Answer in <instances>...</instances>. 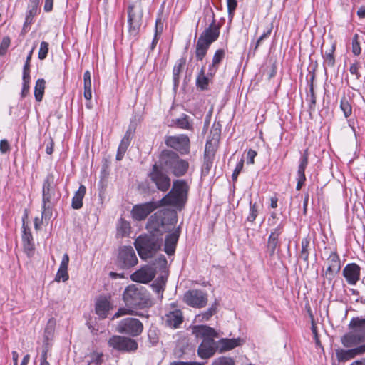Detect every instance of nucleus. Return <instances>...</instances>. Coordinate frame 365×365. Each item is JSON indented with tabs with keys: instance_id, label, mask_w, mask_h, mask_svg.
<instances>
[{
	"instance_id": "nucleus-1",
	"label": "nucleus",
	"mask_w": 365,
	"mask_h": 365,
	"mask_svg": "<svg viewBox=\"0 0 365 365\" xmlns=\"http://www.w3.org/2000/svg\"><path fill=\"white\" fill-rule=\"evenodd\" d=\"M174 213L168 209H163L148 220L147 229L150 234L139 236L135 241V247L139 256L146 259L151 258L161 247V235L166 232L168 225H173Z\"/></svg>"
},
{
	"instance_id": "nucleus-2",
	"label": "nucleus",
	"mask_w": 365,
	"mask_h": 365,
	"mask_svg": "<svg viewBox=\"0 0 365 365\" xmlns=\"http://www.w3.org/2000/svg\"><path fill=\"white\" fill-rule=\"evenodd\" d=\"M190 185L185 180L173 181L171 190L158 201H150L135 205L131 210V215L135 220H145L151 212L161 206H173L181 208L186 203Z\"/></svg>"
},
{
	"instance_id": "nucleus-3",
	"label": "nucleus",
	"mask_w": 365,
	"mask_h": 365,
	"mask_svg": "<svg viewBox=\"0 0 365 365\" xmlns=\"http://www.w3.org/2000/svg\"><path fill=\"white\" fill-rule=\"evenodd\" d=\"M192 332L197 338L203 339L197 350L199 356L205 359L212 356L217 349L214 340L217 335L215 330L205 325H196L192 328Z\"/></svg>"
},
{
	"instance_id": "nucleus-4",
	"label": "nucleus",
	"mask_w": 365,
	"mask_h": 365,
	"mask_svg": "<svg viewBox=\"0 0 365 365\" xmlns=\"http://www.w3.org/2000/svg\"><path fill=\"white\" fill-rule=\"evenodd\" d=\"M56 182L52 173L46 175L43 184L42 217L49 220L52 216V210L59 199L56 192Z\"/></svg>"
},
{
	"instance_id": "nucleus-5",
	"label": "nucleus",
	"mask_w": 365,
	"mask_h": 365,
	"mask_svg": "<svg viewBox=\"0 0 365 365\" xmlns=\"http://www.w3.org/2000/svg\"><path fill=\"white\" fill-rule=\"evenodd\" d=\"M349 331L341 338L342 345L351 348L365 341V318H352L349 324Z\"/></svg>"
},
{
	"instance_id": "nucleus-6",
	"label": "nucleus",
	"mask_w": 365,
	"mask_h": 365,
	"mask_svg": "<svg viewBox=\"0 0 365 365\" xmlns=\"http://www.w3.org/2000/svg\"><path fill=\"white\" fill-rule=\"evenodd\" d=\"M159 163L165 170L171 173L176 177L184 175L189 168L187 161L180 158L175 152L168 150L161 152Z\"/></svg>"
},
{
	"instance_id": "nucleus-7",
	"label": "nucleus",
	"mask_w": 365,
	"mask_h": 365,
	"mask_svg": "<svg viewBox=\"0 0 365 365\" xmlns=\"http://www.w3.org/2000/svg\"><path fill=\"white\" fill-rule=\"evenodd\" d=\"M124 302L130 307L143 308L151 305L146 289L140 285L128 286L123 295Z\"/></svg>"
},
{
	"instance_id": "nucleus-8",
	"label": "nucleus",
	"mask_w": 365,
	"mask_h": 365,
	"mask_svg": "<svg viewBox=\"0 0 365 365\" xmlns=\"http://www.w3.org/2000/svg\"><path fill=\"white\" fill-rule=\"evenodd\" d=\"M128 34L132 38H136L142 24L143 8L140 2H135L128 8Z\"/></svg>"
},
{
	"instance_id": "nucleus-9",
	"label": "nucleus",
	"mask_w": 365,
	"mask_h": 365,
	"mask_svg": "<svg viewBox=\"0 0 365 365\" xmlns=\"http://www.w3.org/2000/svg\"><path fill=\"white\" fill-rule=\"evenodd\" d=\"M165 171L164 168L158 162L153 165L148 174L150 182L161 192H167L171 184L170 178Z\"/></svg>"
},
{
	"instance_id": "nucleus-10",
	"label": "nucleus",
	"mask_w": 365,
	"mask_h": 365,
	"mask_svg": "<svg viewBox=\"0 0 365 365\" xmlns=\"http://www.w3.org/2000/svg\"><path fill=\"white\" fill-rule=\"evenodd\" d=\"M143 330L142 322L136 319L128 317L119 322L116 331L133 337L139 336Z\"/></svg>"
},
{
	"instance_id": "nucleus-11",
	"label": "nucleus",
	"mask_w": 365,
	"mask_h": 365,
	"mask_svg": "<svg viewBox=\"0 0 365 365\" xmlns=\"http://www.w3.org/2000/svg\"><path fill=\"white\" fill-rule=\"evenodd\" d=\"M108 346L113 349L123 352L135 351L138 349V343L129 337L115 335L108 341Z\"/></svg>"
},
{
	"instance_id": "nucleus-12",
	"label": "nucleus",
	"mask_w": 365,
	"mask_h": 365,
	"mask_svg": "<svg viewBox=\"0 0 365 365\" xmlns=\"http://www.w3.org/2000/svg\"><path fill=\"white\" fill-rule=\"evenodd\" d=\"M207 294L200 289H191L186 292L183 296V301L188 305L195 308H202L207 303Z\"/></svg>"
},
{
	"instance_id": "nucleus-13",
	"label": "nucleus",
	"mask_w": 365,
	"mask_h": 365,
	"mask_svg": "<svg viewBox=\"0 0 365 365\" xmlns=\"http://www.w3.org/2000/svg\"><path fill=\"white\" fill-rule=\"evenodd\" d=\"M165 144L181 154H187L190 150V140L185 135L168 136L165 138Z\"/></svg>"
},
{
	"instance_id": "nucleus-14",
	"label": "nucleus",
	"mask_w": 365,
	"mask_h": 365,
	"mask_svg": "<svg viewBox=\"0 0 365 365\" xmlns=\"http://www.w3.org/2000/svg\"><path fill=\"white\" fill-rule=\"evenodd\" d=\"M118 262L123 268H129L137 264L138 258L133 248L130 246L120 248Z\"/></svg>"
},
{
	"instance_id": "nucleus-15",
	"label": "nucleus",
	"mask_w": 365,
	"mask_h": 365,
	"mask_svg": "<svg viewBox=\"0 0 365 365\" xmlns=\"http://www.w3.org/2000/svg\"><path fill=\"white\" fill-rule=\"evenodd\" d=\"M336 357L339 362H346L357 356L365 354V343L349 349L338 348L335 350Z\"/></svg>"
},
{
	"instance_id": "nucleus-16",
	"label": "nucleus",
	"mask_w": 365,
	"mask_h": 365,
	"mask_svg": "<svg viewBox=\"0 0 365 365\" xmlns=\"http://www.w3.org/2000/svg\"><path fill=\"white\" fill-rule=\"evenodd\" d=\"M155 276V270L150 267H143L130 275L133 282L146 284L153 280Z\"/></svg>"
},
{
	"instance_id": "nucleus-17",
	"label": "nucleus",
	"mask_w": 365,
	"mask_h": 365,
	"mask_svg": "<svg viewBox=\"0 0 365 365\" xmlns=\"http://www.w3.org/2000/svg\"><path fill=\"white\" fill-rule=\"evenodd\" d=\"M328 267L325 272L326 277L331 280L334 276L339 272L341 269V262L339 255L335 252H332L327 259Z\"/></svg>"
},
{
	"instance_id": "nucleus-18",
	"label": "nucleus",
	"mask_w": 365,
	"mask_h": 365,
	"mask_svg": "<svg viewBox=\"0 0 365 365\" xmlns=\"http://www.w3.org/2000/svg\"><path fill=\"white\" fill-rule=\"evenodd\" d=\"M283 230L282 223H279L277 226L271 232L267 245V252L270 256H273L275 254L277 248L279 247L278 237L282 234Z\"/></svg>"
},
{
	"instance_id": "nucleus-19",
	"label": "nucleus",
	"mask_w": 365,
	"mask_h": 365,
	"mask_svg": "<svg viewBox=\"0 0 365 365\" xmlns=\"http://www.w3.org/2000/svg\"><path fill=\"white\" fill-rule=\"evenodd\" d=\"M360 267L355 264H348L343 269V276L345 277L348 284L354 285L360 278Z\"/></svg>"
},
{
	"instance_id": "nucleus-20",
	"label": "nucleus",
	"mask_w": 365,
	"mask_h": 365,
	"mask_svg": "<svg viewBox=\"0 0 365 365\" xmlns=\"http://www.w3.org/2000/svg\"><path fill=\"white\" fill-rule=\"evenodd\" d=\"M165 324L171 328H178L183 322V316L180 309H174L168 312L163 318Z\"/></svg>"
},
{
	"instance_id": "nucleus-21",
	"label": "nucleus",
	"mask_w": 365,
	"mask_h": 365,
	"mask_svg": "<svg viewBox=\"0 0 365 365\" xmlns=\"http://www.w3.org/2000/svg\"><path fill=\"white\" fill-rule=\"evenodd\" d=\"M112 309L113 305L106 297H101L97 299L96 302V313L99 318H106L109 311Z\"/></svg>"
},
{
	"instance_id": "nucleus-22",
	"label": "nucleus",
	"mask_w": 365,
	"mask_h": 365,
	"mask_svg": "<svg viewBox=\"0 0 365 365\" xmlns=\"http://www.w3.org/2000/svg\"><path fill=\"white\" fill-rule=\"evenodd\" d=\"M219 34V27L213 20L210 26L201 34L198 38H202L205 43H207L210 46L212 42L217 39Z\"/></svg>"
},
{
	"instance_id": "nucleus-23",
	"label": "nucleus",
	"mask_w": 365,
	"mask_h": 365,
	"mask_svg": "<svg viewBox=\"0 0 365 365\" xmlns=\"http://www.w3.org/2000/svg\"><path fill=\"white\" fill-rule=\"evenodd\" d=\"M308 150H304L302 156L300 158L299 165L298 166L297 170V184L296 189L299 190L302 188V185L304 183L306 180L305 177V169L308 165Z\"/></svg>"
},
{
	"instance_id": "nucleus-24",
	"label": "nucleus",
	"mask_w": 365,
	"mask_h": 365,
	"mask_svg": "<svg viewBox=\"0 0 365 365\" xmlns=\"http://www.w3.org/2000/svg\"><path fill=\"white\" fill-rule=\"evenodd\" d=\"M23 235H22V242L24 245V248L25 252L28 255H31L33 254V251L34 250V244L33 242V237L29 228L26 227L24 222L23 223Z\"/></svg>"
},
{
	"instance_id": "nucleus-25",
	"label": "nucleus",
	"mask_w": 365,
	"mask_h": 365,
	"mask_svg": "<svg viewBox=\"0 0 365 365\" xmlns=\"http://www.w3.org/2000/svg\"><path fill=\"white\" fill-rule=\"evenodd\" d=\"M178 238L179 232L178 231H175L167 235L165 240L164 251L168 255H172L174 254Z\"/></svg>"
},
{
	"instance_id": "nucleus-26",
	"label": "nucleus",
	"mask_w": 365,
	"mask_h": 365,
	"mask_svg": "<svg viewBox=\"0 0 365 365\" xmlns=\"http://www.w3.org/2000/svg\"><path fill=\"white\" fill-rule=\"evenodd\" d=\"M86 188L81 185L78 190L75 192L72 198L71 206L73 209L78 210L83 206V199L85 196Z\"/></svg>"
},
{
	"instance_id": "nucleus-27",
	"label": "nucleus",
	"mask_w": 365,
	"mask_h": 365,
	"mask_svg": "<svg viewBox=\"0 0 365 365\" xmlns=\"http://www.w3.org/2000/svg\"><path fill=\"white\" fill-rule=\"evenodd\" d=\"M225 52L223 49L216 51L212 58V65L209 66V73L210 75H214L216 73L220 63L225 57Z\"/></svg>"
},
{
	"instance_id": "nucleus-28",
	"label": "nucleus",
	"mask_w": 365,
	"mask_h": 365,
	"mask_svg": "<svg viewBox=\"0 0 365 365\" xmlns=\"http://www.w3.org/2000/svg\"><path fill=\"white\" fill-rule=\"evenodd\" d=\"M210 45L205 43L202 38H198L195 48V57L197 61H202L206 56Z\"/></svg>"
},
{
	"instance_id": "nucleus-29",
	"label": "nucleus",
	"mask_w": 365,
	"mask_h": 365,
	"mask_svg": "<svg viewBox=\"0 0 365 365\" xmlns=\"http://www.w3.org/2000/svg\"><path fill=\"white\" fill-rule=\"evenodd\" d=\"M130 134L127 132L123 139L120 141V143L118 148V152L116 155V160H121L130 145Z\"/></svg>"
},
{
	"instance_id": "nucleus-30",
	"label": "nucleus",
	"mask_w": 365,
	"mask_h": 365,
	"mask_svg": "<svg viewBox=\"0 0 365 365\" xmlns=\"http://www.w3.org/2000/svg\"><path fill=\"white\" fill-rule=\"evenodd\" d=\"M86 356L90 365H101L104 361L103 353L98 350H93Z\"/></svg>"
},
{
	"instance_id": "nucleus-31",
	"label": "nucleus",
	"mask_w": 365,
	"mask_h": 365,
	"mask_svg": "<svg viewBox=\"0 0 365 365\" xmlns=\"http://www.w3.org/2000/svg\"><path fill=\"white\" fill-rule=\"evenodd\" d=\"M186 63V58L184 57L180 58L175 63L173 71L174 84L177 85L179 82V76L182 71V69Z\"/></svg>"
},
{
	"instance_id": "nucleus-32",
	"label": "nucleus",
	"mask_w": 365,
	"mask_h": 365,
	"mask_svg": "<svg viewBox=\"0 0 365 365\" xmlns=\"http://www.w3.org/2000/svg\"><path fill=\"white\" fill-rule=\"evenodd\" d=\"M46 86V81L43 78L38 79L34 88V96L36 101L40 102L43 98Z\"/></svg>"
},
{
	"instance_id": "nucleus-33",
	"label": "nucleus",
	"mask_w": 365,
	"mask_h": 365,
	"mask_svg": "<svg viewBox=\"0 0 365 365\" xmlns=\"http://www.w3.org/2000/svg\"><path fill=\"white\" fill-rule=\"evenodd\" d=\"M302 249L299 253V257L302 259L304 262H308L309 259V247L310 245V240L308 237L303 238L301 242Z\"/></svg>"
},
{
	"instance_id": "nucleus-34",
	"label": "nucleus",
	"mask_w": 365,
	"mask_h": 365,
	"mask_svg": "<svg viewBox=\"0 0 365 365\" xmlns=\"http://www.w3.org/2000/svg\"><path fill=\"white\" fill-rule=\"evenodd\" d=\"M166 279L163 277H158L157 279L153 283V289L160 296L163 297V292L165 287Z\"/></svg>"
},
{
	"instance_id": "nucleus-35",
	"label": "nucleus",
	"mask_w": 365,
	"mask_h": 365,
	"mask_svg": "<svg viewBox=\"0 0 365 365\" xmlns=\"http://www.w3.org/2000/svg\"><path fill=\"white\" fill-rule=\"evenodd\" d=\"M242 341L240 339H222L221 343L222 344V349L225 350L232 349L241 344Z\"/></svg>"
},
{
	"instance_id": "nucleus-36",
	"label": "nucleus",
	"mask_w": 365,
	"mask_h": 365,
	"mask_svg": "<svg viewBox=\"0 0 365 365\" xmlns=\"http://www.w3.org/2000/svg\"><path fill=\"white\" fill-rule=\"evenodd\" d=\"M130 230V223L123 219H120L118 225V234L122 237L129 234Z\"/></svg>"
},
{
	"instance_id": "nucleus-37",
	"label": "nucleus",
	"mask_w": 365,
	"mask_h": 365,
	"mask_svg": "<svg viewBox=\"0 0 365 365\" xmlns=\"http://www.w3.org/2000/svg\"><path fill=\"white\" fill-rule=\"evenodd\" d=\"M163 29V23L161 18H158L155 21V36L152 42V48H153L158 42V36H160Z\"/></svg>"
},
{
	"instance_id": "nucleus-38",
	"label": "nucleus",
	"mask_w": 365,
	"mask_h": 365,
	"mask_svg": "<svg viewBox=\"0 0 365 365\" xmlns=\"http://www.w3.org/2000/svg\"><path fill=\"white\" fill-rule=\"evenodd\" d=\"M196 83L197 86L202 90L206 89L208 86L209 80L207 77L205 76V71L203 68H202L200 73H199L197 78Z\"/></svg>"
},
{
	"instance_id": "nucleus-39",
	"label": "nucleus",
	"mask_w": 365,
	"mask_h": 365,
	"mask_svg": "<svg viewBox=\"0 0 365 365\" xmlns=\"http://www.w3.org/2000/svg\"><path fill=\"white\" fill-rule=\"evenodd\" d=\"M336 49V45L334 43L331 45V48L329 51L325 52L324 62L329 66H333L334 65V52Z\"/></svg>"
},
{
	"instance_id": "nucleus-40",
	"label": "nucleus",
	"mask_w": 365,
	"mask_h": 365,
	"mask_svg": "<svg viewBox=\"0 0 365 365\" xmlns=\"http://www.w3.org/2000/svg\"><path fill=\"white\" fill-rule=\"evenodd\" d=\"M258 205L256 202L252 203L250 202V212L248 216L247 217V220L250 222H253L257 215H258Z\"/></svg>"
},
{
	"instance_id": "nucleus-41",
	"label": "nucleus",
	"mask_w": 365,
	"mask_h": 365,
	"mask_svg": "<svg viewBox=\"0 0 365 365\" xmlns=\"http://www.w3.org/2000/svg\"><path fill=\"white\" fill-rule=\"evenodd\" d=\"M340 108H341V110L343 111L344 116L346 118H348L349 116H350L351 115L352 108H351L350 103H349L348 100L345 97H344L341 100Z\"/></svg>"
},
{
	"instance_id": "nucleus-42",
	"label": "nucleus",
	"mask_w": 365,
	"mask_h": 365,
	"mask_svg": "<svg viewBox=\"0 0 365 365\" xmlns=\"http://www.w3.org/2000/svg\"><path fill=\"white\" fill-rule=\"evenodd\" d=\"M175 124L177 125L178 127L182 129L189 130L191 128L188 117L185 115H184L182 118L177 119Z\"/></svg>"
},
{
	"instance_id": "nucleus-43",
	"label": "nucleus",
	"mask_w": 365,
	"mask_h": 365,
	"mask_svg": "<svg viewBox=\"0 0 365 365\" xmlns=\"http://www.w3.org/2000/svg\"><path fill=\"white\" fill-rule=\"evenodd\" d=\"M68 278L69 276L68 273V269L59 267L56 273L55 280L56 282H60L61 280H62L63 282H66L68 279Z\"/></svg>"
},
{
	"instance_id": "nucleus-44",
	"label": "nucleus",
	"mask_w": 365,
	"mask_h": 365,
	"mask_svg": "<svg viewBox=\"0 0 365 365\" xmlns=\"http://www.w3.org/2000/svg\"><path fill=\"white\" fill-rule=\"evenodd\" d=\"M228 16L232 19L235 14V11L237 6V0H227Z\"/></svg>"
},
{
	"instance_id": "nucleus-45",
	"label": "nucleus",
	"mask_w": 365,
	"mask_h": 365,
	"mask_svg": "<svg viewBox=\"0 0 365 365\" xmlns=\"http://www.w3.org/2000/svg\"><path fill=\"white\" fill-rule=\"evenodd\" d=\"M48 51V43L46 41H42L40 45L38 51V58L43 60L46 58Z\"/></svg>"
},
{
	"instance_id": "nucleus-46",
	"label": "nucleus",
	"mask_w": 365,
	"mask_h": 365,
	"mask_svg": "<svg viewBox=\"0 0 365 365\" xmlns=\"http://www.w3.org/2000/svg\"><path fill=\"white\" fill-rule=\"evenodd\" d=\"M37 8L29 7V10L26 12L24 26L31 24L33 17L37 14Z\"/></svg>"
},
{
	"instance_id": "nucleus-47",
	"label": "nucleus",
	"mask_w": 365,
	"mask_h": 365,
	"mask_svg": "<svg viewBox=\"0 0 365 365\" xmlns=\"http://www.w3.org/2000/svg\"><path fill=\"white\" fill-rule=\"evenodd\" d=\"M358 39L359 35L357 34H354L352 39V53L355 56H359L361 53V47Z\"/></svg>"
},
{
	"instance_id": "nucleus-48",
	"label": "nucleus",
	"mask_w": 365,
	"mask_h": 365,
	"mask_svg": "<svg viewBox=\"0 0 365 365\" xmlns=\"http://www.w3.org/2000/svg\"><path fill=\"white\" fill-rule=\"evenodd\" d=\"M212 365H235L234 361L230 358L220 357L212 361Z\"/></svg>"
},
{
	"instance_id": "nucleus-49",
	"label": "nucleus",
	"mask_w": 365,
	"mask_h": 365,
	"mask_svg": "<svg viewBox=\"0 0 365 365\" xmlns=\"http://www.w3.org/2000/svg\"><path fill=\"white\" fill-rule=\"evenodd\" d=\"M84 92L83 96L86 100H91L92 98L91 93V81H83Z\"/></svg>"
},
{
	"instance_id": "nucleus-50",
	"label": "nucleus",
	"mask_w": 365,
	"mask_h": 365,
	"mask_svg": "<svg viewBox=\"0 0 365 365\" xmlns=\"http://www.w3.org/2000/svg\"><path fill=\"white\" fill-rule=\"evenodd\" d=\"M9 45L10 38L8 36L3 38L2 41L0 44V56H3L6 53Z\"/></svg>"
},
{
	"instance_id": "nucleus-51",
	"label": "nucleus",
	"mask_w": 365,
	"mask_h": 365,
	"mask_svg": "<svg viewBox=\"0 0 365 365\" xmlns=\"http://www.w3.org/2000/svg\"><path fill=\"white\" fill-rule=\"evenodd\" d=\"M133 311L129 308H120L118 309V312L113 315L112 317V319H114L115 318H119L122 316L126 315V314H133Z\"/></svg>"
},
{
	"instance_id": "nucleus-52",
	"label": "nucleus",
	"mask_w": 365,
	"mask_h": 365,
	"mask_svg": "<svg viewBox=\"0 0 365 365\" xmlns=\"http://www.w3.org/2000/svg\"><path fill=\"white\" fill-rule=\"evenodd\" d=\"M244 165V160L241 159L236 165L235 169L232 173V178L233 180H236L240 173L242 171Z\"/></svg>"
},
{
	"instance_id": "nucleus-53",
	"label": "nucleus",
	"mask_w": 365,
	"mask_h": 365,
	"mask_svg": "<svg viewBox=\"0 0 365 365\" xmlns=\"http://www.w3.org/2000/svg\"><path fill=\"white\" fill-rule=\"evenodd\" d=\"M217 310V306L212 305L210 308H209L206 312H205L202 315V318L205 320H208L215 312Z\"/></svg>"
},
{
	"instance_id": "nucleus-54",
	"label": "nucleus",
	"mask_w": 365,
	"mask_h": 365,
	"mask_svg": "<svg viewBox=\"0 0 365 365\" xmlns=\"http://www.w3.org/2000/svg\"><path fill=\"white\" fill-rule=\"evenodd\" d=\"M212 165V161L210 157H207V150H205V161L203 164V172H206L207 173L210 171L211 167Z\"/></svg>"
},
{
	"instance_id": "nucleus-55",
	"label": "nucleus",
	"mask_w": 365,
	"mask_h": 365,
	"mask_svg": "<svg viewBox=\"0 0 365 365\" xmlns=\"http://www.w3.org/2000/svg\"><path fill=\"white\" fill-rule=\"evenodd\" d=\"M54 330V322L50 320L45 329V336L48 339L53 334Z\"/></svg>"
},
{
	"instance_id": "nucleus-56",
	"label": "nucleus",
	"mask_w": 365,
	"mask_h": 365,
	"mask_svg": "<svg viewBox=\"0 0 365 365\" xmlns=\"http://www.w3.org/2000/svg\"><path fill=\"white\" fill-rule=\"evenodd\" d=\"M359 63L357 62L356 63H354L353 64L351 65L350 68H349V71L350 73L352 74V75H355L356 76V79H359L360 78V74L359 73Z\"/></svg>"
},
{
	"instance_id": "nucleus-57",
	"label": "nucleus",
	"mask_w": 365,
	"mask_h": 365,
	"mask_svg": "<svg viewBox=\"0 0 365 365\" xmlns=\"http://www.w3.org/2000/svg\"><path fill=\"white\" fill-rule=\"evenodd\" d=\"M30 81V68L29 65H24L23 71V82L29 83Z\"/></svg>"
},
{
	"instance_id": "nucleus-58",
	"label": "nucleus",
	"mask_w": 365,
	"mask_h": 365,
	"mask_svg": "<svg viewBox=\"0 0 365 365\" xmlns=\"http://www.w3.org/2000/svg\"><path fill=\"white\" fill-rule=\"evenodd\" d=\"M10 149L9 144L6 140H1L0 141V151L1 153H7Z\"/></svg>"
},
{
	"instance_id": "nucleus-59",
	"label": "nucleus",
	"mask_w": 365,
	"mask_h": 365,
	"mask_svg": "<svg viewBox=\"0 0 365 365\" xmlns=\"http://www.w3.org/2000/svg\"><path fill=\"white\" fill-rule=\"evenodd\" d=\"M257 155V152L253 150H249L247 152V164H253L254 163V159L255 156Z\"/></svg>"
},
{
	"instance_id": "nucleus-60",
	"label": "nucleus",
	"mask_w": 365,
	"mask_h": 365,
	"mask_svg": "<svg viewBox=\"0 0 365 365\" xmlns=\"http://www.w3.org/2000/svg\"><path fill=\"white\" fill-rule=\"evenodd\" d=\"M68 263H69V256L67 253H65L63 256V258L61 262L59 267L65 268V269H68Z\"/></svg>"
},
{
	"instance_id": "nucleus-61",
	"label": "nucleus",
	"mask_w": 365,
	"mask_h": 365,
	"mask_svg": "<svg viewBox=\"0 0 365 365\" xmlns=\"http://www.w3.org/2000/svg\"><path fill=\"white\" fill-rule=\"evenodd\" d=\"M308 100L310 102V108H312V106H315V103H316V96H315V95L314 93L312 86H311V88H310V94L308 96Z\"/></svg>"
},
{
	"instance_id": "nucleus-62",
	"label": "nucleus",
	"mask_w": 365,
	"mask_h": 365,
	"mask_svg": "<svg viewBox=\"0 0 365 365\" xmlns=\"http://www.w3.org/2000/svg\"><path fill=\"white\" fill-rule=\"evenodd\" d=\"M271 34V29H269L267 32H264L257 41L255 48L256 50L257 47L259 46L260 43L262 40H264L265 38L268 37Z\"/></svg>"
},
{
	"instance_id": "nucleus-63",
	"label": "nucleus",
	"mask_w": 365,
	"mask_h": 365,
	"mask_svg": "<svg viewBox=\"0 0 365 365\" xmlns=\"http://www.w3.org/2000/svg\"><path fill=\"white\" fill-rule=\"evenodd\" d=\"M204 363L200 362H183V361H173L170 365H203Z\"/></svg>"
},
{
	"instance_id": "nucleus-64",
	"label": "nucleus",
	"mask_w": 365,
	"mask_h": 365,
	"mask_svg": "<svg viewBox=\"0 0 365 365\" xmlns=\"http://www.w3.org/2000/svg\"><path fill=\"white\" fill-rule=\"evenodd\" d=\"M40 365H50L47 361V351L43 350L41 357Z\"/></svg>"
}]
</instances>
